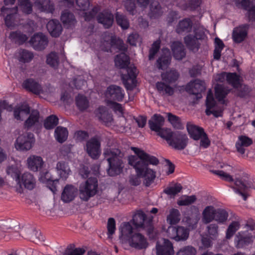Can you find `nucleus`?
Wrapping results in <instances>:
<instances>
[{
  "instance_id": "nucleus-1",
  "label": "nucleus",
  "mask_w": 255,
  "mask_h": 255,
  "mask_svg": "<svg viewBox=\"0 0 255 255\" xmlns=\"http://www.w3.org/2000/svg\"><path fill=\"white\" fill-rule=\"evenodd\" d=\"M131 150L136 155L128 156V163L133 166L136 175L130 178L129 182L133 186H137L141 183L140 178H143V184L148 187L154 182L156 177V172L149 168V165H157L159 159L143 150L138 147H132Z\"/></svg>"
},
{
  "instance_id": "nucleus-2",
  "label": "nucleus",
  "mask_w": 255,
  "mask_h": 255,
  "mask_svg": "<svg viewBox=\"0 0 255 255\" xmlns=\"http://www.w3.org/2000/svg\"><path fill=\"white\" fill-rule=\"evenodd\" d=\"M129 57L126 53H121L116 55L115 59V66L119 69H125L127 74H121V79L127 91H132L136 86L137 74L136 68L129 66Z\"/></svg>"
},
{
  "instance_id": "nucleus-3",
  "label": "nucleus",
  "mask_w": 255,
  "mask_h": 255,
  "mask_svg": "<svg viewBox=\"0 0 255 255\" xmlns=\"http://www.w3.org/2000/svg\"><path fill=\"white\" fill-rule=\"evenodd\" d=\"M104 155L108 162V174L111 177L121 174L125 167L124 154L121 150L119 148H107L105 150Z\"/></svg>"
},
{
  "instance_id": "nucleus-4",
  "label": "nucleus",
  "mask_w": 255,
  "mask_h": 255,
  "mask_svg": "<svg viewBox=\"0 0 255 255\" xmlns=\"http://www.w3.org/2000/svg\"><path fill=\"white\" fill-rule=\"evenodd\" d=\"M161 77L164 81L157 82L156 83V88L159 93L162 92L168 96H172L174 93V89L169 84L175 83L179 77V74L175 69L167 70L161 73Z\"/></svg>"
},
{
  "instance_id": "nucleus-5",
  "label": "nucleus",
  "mask_w": 255,
  "mask_h": 255,
  "mask_svg": "<svg viewBox=\"0 0 255 255\" xmlns=\"http://www.w3.org/2000/svg\"><path fill=\"white\" fill-rule=\"evenodd\" d=\"M98 183L97 177H90L79 186V197L83 201H88L98 192Z\"/></svg>"
},
{
  "instance_id": "nucleus-6",
  "label": "nucleus",
  "mask_w": 255,
  "mask_h": 255,
  "mask_svg": "<svg viewBox=\"0 0 255 255\" xmlns=\"http://www.w3.org/2000/svg\"><path fill=\"white\" fill-rule=\"evenodd\" d=\"M235 186H232L235 192L242 196L244 200L246 201L249 195L248 192L250 189H255L251 179L247 176L237 178L234 182Z\"/></svg>"
},
{
  "instance_id": "nucleus-7",
  "label": "nucleus",
  "mask_w": 255,
  "mask_h": 255,
  "mask_svg": "<svg viewBox=\"0 0 255 255\" xmlns=\"http://www.w3.org/2000/svg\"><path fill=\"white\" fill-rule=\"evenodd\" d=\"M35 141L33 133L27 132L18 135L15 141L14 146L17 150L27 151L33 147Z\"/></svg>"
},
{
  "instance_id": "nucleus-8",
  "label": "nucleus",
  "mask_w": 255,
  "mask_h": 255,
  "mask_svg": "<svg viewBox=\"0 0 255 255\" xmlns=\"http://www.w3.org/2000/svg\"><path fill=\"white\" fill-rule=\"evenodd\" d=\"M101 138L96 135L87 140L85 147L88 155L93 159H97L101 154Z\"/></svg>"
},
{
  "instance_id": "nucleus-9",
  "label": "nucleus",
  "mask_w": 255,
  "mask_h": 255,
  "mask_svg": "<svg viewBox=\"0 0 255 255\" xmlns=\"http://www.w3.org/2000/svg\"><path fill=\"white\" fill-rule=\"evenodd\" d=\"M204 81L196 79L189 82L185 87V91L190 95L195 96L194 100L198 101L202 98V93L206 90Z\"/></svg>"
},
{
  "instance_id": "nucleus-10",
  "label": "nucleus",
  "mask_w": 255,
  "mask_h": 255,
  "mask_svg": "<svg viewBox=\"0 0 255 255\" xmlns=\"http://www.w3.org/2000/svg\"><path fill=\"white\" fill-rule=\"evenodd\" d=\"M105 95L107 103L110 101L122 102L124 99L125 94L124 90L121 87L112 84L107 88Z\"/></svg>"
},
{
  "instance_id": "nucleus-11",
  "label": "nucleus",
  "mask_w": 255,
  "mask_h": 255,
  "mask_svg": "<svg viewBox=\"0 0 255 255\" xmlns=\"http://www.w3.org/2000/svg\"><path fill=\"white\" fill-rule=\"evenodd\" d=\"M188 138L186 133L180 131H174L169 145L177 150H183L186 148L188 143Z\"/></svg>"
},
{
  "instance_id": "nucleus-12",
  "label": "nucleus",
  "mask_w": 255,
  "mask_h": 255,
  "mask_svg": "<svg viewBox=\"0 0 255 255\" xmlns=\"http://www.w3.org/2000/svg\"><path fill=\"white\" fill-rule=\"evenodd\" d=\"M253 242V236L247 231L238 232L234 239L235 247L237 249L246 248Z\"/></svg>"
},
{
  "instance_id": "nucleus-13",
  "label": "nucleus",
  "mask_w": 255,
  "mask_h": 255,
  "mask_svg": "<svg viewBox=\"0 0 255 255\" xmlns=\"http://www.w3.org/2000/svg\"><path fill=\"white\" fill-rule=\"evenodd\" d=\"M29 43L34 49L37 51L44 50L48 45V40L42 32L34 33L30 38Z\"/></svg>"
},
{
  "instance_id": "nucleus-14",
  "label": "nucleus",
  "mask_w": 255,
  "mask_h": 255,
  "mask_svg": "<svg viewBox=\"0 0 255 255\" xmlns=\"http://www.w3.org/2000/svg\"><path fill=\"white\" fill-rule=\"evenodd\" d=\"M129 246L136 250L146 249L149 245L146 238L139 233H134L128 240Z\"/></svg>"
},
{
  "instance_id": "nucleus-15",
  "label": "nucleus",
  "mask_w": 255,
  "mask_h": 255,
  "mask_svg": "<svg viewBox=\"0 0 255 255\" xmlns=\"http://www.w3.org/2000/svg\"><path fill=\"white\" fill-rule=\"evenodd\" d=\"M170 231L172 232L170 238L176 242L185 241L189 238L190 230L187 228L179 226L171 227L168 229L169 234Z\"/></svg>"
},
{
  "instance_id": "nucleus-16",
  "label": "nucleus",
  "mask_w": 255,
  "mask_h": 255,
  "mask_svg": "<svg viewBox=\"0 0 255 255\" xmlns=\"http://www.w3.org/2000/svg\"><path fill=\"white\" fill-rule=\"evenodd\" d=\"M98 23L102 24L105 28H110L114 22V15L108 10H103L97 16Z\"/></svg>"
},
{
  "instance_id": "nucleus-17",
  "label": "nucleus",
  "mask_w": 255,
  "mask_h": 255,
  "mask_svg": "<svg viewBox=\"0 0 255 255\" xmlns=\"http://www.w3.org/2000/svg\"><path fill=\"white\" fill-rule=\"evenodd\" d=\"M94 113L99 121L104 123L106 126L113 120L112 114L109 113L107 108L105 106H99L95 110Z\"/></svg>"
},
{
  "instance_id": "nucleus-18",
  "label": "nucleus",
  "mask_w": 255,
  "mask_h": 255,
  "mask_svg": "<svg viewBox=\"0 0 255 255\" xmlns=\"http://www.w3.org/2000/svg\"><path fill=\"white\" fill-rule=\"evenodd\" d=\"M78 189L71 184L66 185L61 194V199L64 203H69L75 198Z\"/></svg>"
},
{
  "instance_id": "nucleus-19",
  "label": "nucleus",
  "mask_w": 255,
  "mask_h": 255,
  "mask_svg": "<svg viewBox=\"0 0 255 255\" xmlns=\"http://www.w3.org/2000/svg\"><path fill=\"white\" fill-rule=\"evenodd\" d=\"M22 87L28 92L39 95L42 91L40 84L33 78H27L23 81Z\"/></svg>"
},
{
  "instance_id": "nucleus-20",
  "label": "nucleus",
  "mask_w": 255,
  "mask_h": 255,
  "mask_svg": "<svg viewBox=\"0 0 255 255\" xmlns=\"http://www.w3.org/2000/svg\"><path fill=\"white\" fill-rule=\"evenodd\" d=\"M21 187L23 185L25 188L32 190L36 185V180L33 175L29 172H25L19 178V183H17Z\"/></svg>"
},
{
  "instance_id": "nucleus-21",
  "label": "nucleus",
  "mask_w": 255,
  "mask_h": 255,
  "mask_svg": "<svg viewBox=\"0 0 255 255\" xmlns=\"http://www.w3.org/2000/svg\"><path fill=\"white\" fill-rule=\"evenodd\" d=\"M253 143L252 138L246 135H241L238 136L235 146L238 152L241 154H244L246 151L245 147H249Z\"/></svg>"
},
{
  "instance_id": "nucleus-22",
  "label": "nucleus",
  "mask_w": 255,
  "mask_h": 255,
  "mask_svg": "<svg viewBox=\"0 0 255 255\" xmlns=\"http://www.w3.org/2000/svg\"><path fill=\"white\" fill-rule=\"evenodd\" d=\"M156 255H173L174 253L172 243L168 239H164L162 245L157 244Z\"/></svg>"
},
{
  "instance_id": "nucleus-23",
  "label": "nucleus",
  "mask_w": 255,
  "mask_h": 255,
  "mask_svg": "<svg viewBox=\"0 0 255 255\" xmlns=\"http://www.w3.org/2000/svg\"><path fill=\"white\" fill-rule=\"evenodd\" d=\"M46 28L51 36L53 37H58L62 33L63 28L58 20L53 19L49 20Z\"/></svg>"
},
{
  "instance_id": "nucleus-24",
  "label": "nucleus",
  "mask_w": 255,
  "mask_h": 255,
  "mask_svg": "<svg viewBox=\"0 0 255 255\" xmlns=\"http://www.w3.org/2000/svg\"><path fill=\"white\" fill-rule=\"evenodd\" d=\"M164 123V117L160 114H154L148 121V124L150 129L156 132L162 128Z\"/></svg>"
},
{
  "instance_id": "nucleus-25",
  "label": "nucleus",
  "mask_w": 255,
  "mask_h": 255,
  "mask_svg": "<svg viewBox=\"0 0 255 255\" xmlns=\"http://www.w3.org/2000/svg\"><path fill=\"white\" fill-rule=\"evenodd\" d=\"M248 24H245L236 28L233 32V39L237 43L243 42L248 35Z\"/></svg>"
},
{
  "instance_id": "nucleus-26",
  "label": "nucleus",
  "mask_w": 255,
  "mask_h": 255,
  "mask_svg": "<svg viewBox=\"0 0 255 255\" xmlns=\"http://www.w3.org/2000/svg\"><path fill=\"white\" fill-rule=\"evenodd\" d=\"M163 53L156 61L157 67L159 69L163 70L168 67L171 62V57L168 48H163Z\"/></svg>"
},
{
  "instance_id": "nucleus-27",
  "label": "nucleus",
  "mask_w": 255,
  "mask_h": 255,
  "mask_svg": "<svg viewBox=\"0 0 255 255\" xmlns=\"http://www.w3.org/2000/svg\"><path fill=\"white\" fill-rule=\"evenodd\" d=\"M147 216L144 212L141 210H139L133 215L131 222L135 229H144L145 227L144 222Z\"/></svg>"
},
{
  "instance_id": "nucleus-28",
  "label": "nucleus",
  "mask_w": 255,
  "mask_h": 255,
  "mask_svg": "<svg viewBox=\"0 0 255 255\" xmlns=\"http://www.w3.org/2000/svg\"><path fill=\"white\" fill-rule=\"evenodd\" d=\"M174 58L178 60H182L186 55V51L182 43L178 41H175L171 45Z\"/></svg>"
},
{
  "instance_id": "nucleus-29",
  "label": "nucleus",
  "mask_w": 255,
  "mask_h": 255,
  "mask_svg": "<svg viewBox=\"0 0 255 255\" xmlns=\"http://www.w3.org/2000/svg\"><path fill=\"white\" fill-rule=\"evenodd\" d=\"M34 5L41 12L52 13L55 10L54 3L50 0H36Z\"/></svg>"
},
{
  "instance_id": "nucleus-30",
  "label": "nucleus",
  "mask_w": 255,
  "mask_h": 255,
  "mask_svg": "<svg viewBox=\"0 0 255 255\" xmlns=\"http://www.w3.org/2000/svg\"><path fill=\"white\" fill-rule=\"evenodd\" d=\"M186 128L190 138L195 140H199L205 132L203 128L189 123L187 124Z\"/></svg>"
},
{
  "instance_id": "nucleus-31",
  "label": "nucleus",
  "mask_w": 255,
  "mask_h": 255,
  "mask_svg": "<svg viewBox=\"0 0 255 255\" xmlns=\"http://www.w3.org/2000/svg\"><path fill=\"white\" fill-rule=\"evenodd\" d=\"M27 161L29 168L34 172L41 169L44 164L42 158L39 156L31 155Z\"/></svg>"
},
{
  "instance_id": "nucleus-32",
  "label": "nucleus",
  "mask_w": 255,
  "mask_h": 255,
  "mask_svg": "<svg viewBox=\"0 0 255 255\" xmlns=\"http://www.w3.org/2000/svg\"><path fill=\"white\" fill-rule=\"evenodd\" d=\"M193 22L190 18H185L179 21L176 28L177 33L180 34L183 32L188 33L191 31Z\"/></svg>"
},
{
  "instance_id": "nucleus-33",
  "label": "nucleus",
  "mask_w": 255,
  "mask_h": 255,
  "mask_svg": "<svg viewBox=\"0 0 255 255\" xmlns=\"http://www.w3.org/2000/svg\"><path fill=\"white\" fill-rule=\"evenodd\" d=\"M60 19L64 26L67 28L71 27L76 22L74 14L68 10H65L62 12Z\"/></svg>"
},
{
  "instance_id": "nucleus-34",
  "label": "nucleus",
  "mask_w": 255,
  "mask_h": 255,
  "mask_svg": "<svg viewBox=\"0 0 255 255\" xmlns=\"http://www.w3.org/2000/svg\"><path fill=\"white\" fill-rule=\"evenodd\" d=\"M231 90L228 87H224L223 85L217 84L215 87V96L219 102L224 103V99L230 92Z\"/></svg>"
},
{
  "instance_id": "nucleus-35",
  "label": "nucleus",
  "mask_w": 255,
  "mask_h": 255,
  "mask_svg": "<svg viewBox=\"0 0 255 255\" xmlns=\"http://www.w3.org/2000/svg\"><path fill=\"white\" fill-rule=\"evenodd\" d=\"M184 41L187 47L190 50H195L196 51H198L200 48V43L192 34H189L185 36Z\"/></svg>"
},
{
  "instance_id": "nucleus-36",
  "label": "nucleus",
  "mask_w": 255,
  "mask_h": 255,
  "mask_svg": "<svg viewBox=\"0 0 255 255\" xmlns=\"http://www.w3.org/2000/svg\"><path fill=\"white\" fill-rule=\"evenodd\" d=\"M56 168L61 178L66 180L68 178L69 172L71 171L68 162L59 161L57 163Z\"/></svg>"
},
{
  "instance_id": "nucleus-37",
  "label": "nucleus",
  "mask_w": 255,
  "mask_h": 255,
  "mask_svg": "<svg viewBox=\"0 0 255 255\" xmlns=\"http://www.w3.org/2000/svg\"><path fill=\"white\" fill-rule=\"evenodd\" d=\"M54 136L58 142L63 143L67 140L68 136L67 128L61 126L57 127L55 129Z\"/></svg>"
},
{
  "instance_id": "nucleus-38",
  "label": "nucleus",
  "mask_w": 255,
  "mask_h": 255,
  "mask_svg": "<svg viewBox=\"0 0 255 255\" xmlns=\"http://www.w3.org/2000/svg\"><path fill=\"white\" fill-rule=\"evenodd\" d=\"M30 108L27 104L23 103L19 105L17 108L14 109L13 115L17 120H22L20 115H25L26 116L30 114Z\"/></svg>"
},
{
  "instance_id": "nucleus-39",
  "label": "nucleus",
  "mask_w": 255,
  "mask_h": 255,
  "mask_svg": "<svg viewBox=\"0 0 255 255\" xmlns=\"http://www.w3.org/2000/svg\"><path fill=\"white\" fill-rule=\"evenodd\" d=\"M39 112L37 110H33L30 114L28 118L24 122V127L27 128H30L35 123L39 122Z\"/></svg>"
},
{
  "instance_id": "nucleus-40",
  "label": "nucleus",
  "mask_w": 255,
  "mask_h": 255,
  "mask_svg": "<svg viewBox=\"0 0 255 255\" xmlns=\"http://www.w3.org/2000/svg\"><path fill=\"white\" fill-rule=\"evenodd\" d=\"M227 82L235 89H238L240 86H242V83L240 82V76L236 72L228 73Z\"/></svg>"
},
{
  "instance_id": "nucleus-41",
  "label": "nucleus",
  "mask_w": 255,
  "mask_h": 255,
  "mask_svg": "<svg viewBox=\"0 0 255 255\" xmlns=\"http://www.w3.org/2000/svg\"><path fill=\"white\" fill-rule=\"evenodd\" d=\"M216 209L212 206H208L204 209L202 215L205 223H209L214 220Z\"/></svg>"
},
{
  "instance_id": "nucleus-42",
  "label": "nucleus",
  "mask_w": 255,
  "mask_h": 255,
  "mask_svg": "<svg viewBox=\"0 0 255 255\" xmlns=\"http://www.w3.org/2000/svg\"><path fill=\"white\" fill-rule=\"evenodd\" d=\"M76 105L80 111H84L89 107V102L86 96L78 94L76 98Z\"/></svg>"
},
{
  "instance_id": "nucleus-43",
  "label": "nucleus",
  "mask_w": 255,
  "mask_h": 255,
  "mask_svg": "<svg viewBox=\"0 0 255 255\" xmlns=\"http://www.w3.org/2000/svg\"><path fill=\"white\" fill-rule=\"evenodd\" d=\"M18 60L19 62L25 63L30 62L33 58V54L25 49H20L19 51Z\"/></svg>"
},
{
  "instance_id": "nucleus-44",
  "label": "nucleus",
  "mask_w": 255,
  "mask_h": 255,
  "mask_svg": "<svg viewBox=\"0 0 255 255\" xmlns=\"http://www.w3.org/2000/svg\"><path fill=\"white\" fill-rule=\"evenodd\" d=\"M17 5L23 13L30 14L32 12V4L30 0H17Z\"/></svg>"
},
{
  "instance_id": "nucleus-45",
  "label": "nucleus",
  "mask_w": 255,
  "mask_h": 255,
  "mask_svg": "<svg viewBox=\"0 0 255 255\" xmlns=\"http://www.w3.org/2000/svg\"><path fill=\"white\" fill-rule=\"evenodd\" d=\"M252 88L248 85L242 84L237 89L236 96L240 98H247L250 97Z\"/></svg>"
},
{
  "instance_id": "nucleus-46",
  "label": "nucleus",
  "mask_w": 255,
  "mask_h": 255,
  "mask_svg": "<svg viewBox=\"0 0 255 255\" xmlns=\"http://www.w3.org/2000/svg\"><path fill=\"white\" fill-rule=\"evenodd\" d=\"M58 117L54 115H51L48 116L44 121V127L46 129H53L58 124Z\"/></svg>"
},
{
  "instance_id": "nucleus-47",
  "label": "nucleus",
  "mask_w": 255,
  "mask_h": 255,
  "mask_svg": "<svg viewBox=\"0 0 255 255\" xmlns=\"http://www.w3.org/2000/svg\"><path fill=\"white\" fill-rule=\"evenodd\" d=\"M228 216V213L225 209L218 208L216 209L214 220L219 223H223L227 220Z\"/></svg>"
},
{
  "instance_id": "nucleus-48",
  "label": "nucleus",
  "mask_w": 255,
  "mask_h": 255,
  "mask_svg": "<svg viewBox=\"0 0 255 255\" xmlns=\"http://www.w3.org/2000/svg\"><path fill=\"white\" fill-rule=\"evenodd\" d=\"M180 215L179 210L173 208L170 210L169 214L167 217V221L171 225H176L180 220Z\"/></svg>"
},
{
  "instance_id": "nucleus-49",
  "label": "nucleus",
  "mask_w": 255,
  "mask_h": 255,
  "mask_svg": "<svg viewBox=\"0 0 255 255\" xmlns=\"http://www.w3.org/2000/svg\"><path fill=\"white\" fill-rule=\"evenodd\" d=\"M168 120L175 128L178 129L183 128V125L179 117L169 113H168Z\"/></svg>"
},
{
  "instance_id": "nucleus-50",
  "label": "nucleus",
  "mask_w": 255,
  "mask_h": 255,
  "mask_svg": "<svg viewBox=\"0 0 255 255\" xmlns=\"http://www.w3.org/2000/svg\"><path fill=\"white\" fill-rule=\"evenodd\" d=\"M6 173L15 179L17 183H19L21 172L17 166L13 165L8 166L6 169Z\"/></svg>"
},
{
  "instance_id": "nucleus-51",
  "label": "nucleus",
  "mask_w": 255,
  "mask_h": 255,
  "mask_svg": "<svg viewBox=\"0 0 255 255\" xmlns=\"http://www.w3.org/2000/svg\"><path fill=\"white\" fill-rule=\"evenodd\" d=\"M10 36L13 39L15 40L19 45L23 44L28 39V37L20 31H15L10 32Z\"/></svg>"
},
{
  "instance_id": "nucleus-52",
  "label": "nucleus",
  "mask_w": 255,
  "mask_h": 255,
  "mask_svg": "<svg viewBox=\"0 0 255 255\" xmlns=\"http://www.w3.org/2000/svg\"><path fill=\"white\" fill-rule=\"evenodd\" d=\"M182 188L181 184L176 183L173 186L168 187L164 189L163 192L168 195L175 196L181 191Z\"/></svg>"
},
{
  "instance_id": "nucleus-53",
  "label": "nucleus",
  "mask_w": 255,
  "mask_h": 255,
  "mask_svg": "<svg viewBox=\"0 0 255 255\" xmlns=\"http://www.w3.org/2000/svg\"><path fill=\"white\" fill-rule=\"evenodd\" d=\"M116 21L117 24L123 29H127L129 27V22L126 16L119 12L116 14Z\"/></svg>"
},
{
  "instance_id": "nucleus-54",
  "label": "nucleus",
  "mask_w": 255,
  "mask_h": 255,
  "mask_svg": "<svg viewBox=\"0 0 255 255\" xmlns=\"http://www.w3.org/2000/svg\"><path fill=\"white\" fill-rule=\"evenodd\" d=\"M173 134L174 131H172L170 129L167 128H162L159 132H157V134L165 139L168 144H169Z\"/></svg>"
},
{
  "instance_id": "nucleus-55",
  "label": "nucleus",
  "mask_w": 255,
  "mask_h": 255,
  "mask_svg": "<svg viewBox=\"0 0 255 255\" xmlns=\"http://www.w3.org/2000/svg\"><path fill=\"white\" fill-rule=\"evenodd\" d=\"M74 245H70L66 249L63 255H83L85 250L83 248H74Z\"/></svg>"
},
{
  "instance_id": "nucleus-56",
  "label": "nucleus",
  "mask_w": 255,
  "mask_h": 255,
  "mask_svg": "<svg viewBox=\"0 0 255 255\" xmlns=\"http://www.w3.org/2000/svg\"><path fill=\"white\" fill-rule=\"evenodd\" d=\"M121 235L129 238L133 234V228L129 222H124L121 227Z\"/></svg>"
},
{
  "instance_id": "nucleus-57",
  "label": "nucleus",
  "mask_w": 255,
  "mask_h": 255,
  "mask_svg": "<svg viewBox=\"0 0 255 255\" xmlns=\"http://www.w3.org/2000/svg\"><path fill=\"white\" fill-rule=\"evenodd\" d=\"M239 227L240 224L238 222L234 221L232 222L226 231V238L227 239H230L239 230Z\"/></svg>"
},
{
  "instance_id": "nucleus-58",
  "label": "nucleus",
  "mask_w": 255,
  "mask_h": 255,
  "mask_svg": "<svg viewBox=\"0 0 255 255\" xmlns=\"http://www.w3.org/2000/svg\"><path fill=\"white\" fill-rule=\"evenodd\" d=\"M46 63L54 68H57L59 64V59L55 52H51L47 55Z\"/></svg>"
},
{
  "instance_id": "nucleus-59",
  "label": "nucleus",
  "mask_w": 255,
  "mask_h": 255,
  "mask_svg": "<svg viewBox=\"0 0 255 255\" xmlns=\"http://www.w3.org/2000/svg\"><path fill=\"white\" fill-rule=\"evenodd\" d=\"M49 173L46 172L44 175V178L47 180V186H48L50 190L54 193H55L57 191L56 184L58 182L59 180L58 179H54L51 177H48Z\"/></svg>"
},
{
  "instance_id": "nucleus-60",
  "label": "nucleus",
  "mask_w": 255,
  "mask_h": 255,
  "mask_svg": "<svg viewBox=\"0 0 255 255\" xmlns=\"http://www.w3.org/2000/svg\"><path fill=\"white\" fill-rule=\"evenodd\" d=\"M161 40L159 39L155 41L152 44L149 51L148 58L149 60H152L156 54L158 52L160 47Z\"/></svg>"
},
{
  "instance_id": "nucleus-61",
  "label": "nucleus",
  "mask_w": 255,
  "mask_h": 255,
  "mask_svg": "<svg viewBox=\"0 0 255 255\" xmlns=\"http://www.w3.org/2000/svg\"><path fill=\"white\" fill-rule=\"evenodd\" d=\"M184 197V198H181L177 201V204L178 205L188 206L195 202L197 199L196 196L194 195L191 196L185 195Z\"/></svg>"
},
{
  "instance_id": "nucleus-62",
  "label": "nucleus",
  "mask_w": 255,
  "mask_h": 255,
  "mask_svg": "<svg viewBox=\"0 0 255 255\" xmlns=\"http://www.w3.org/2000/svg\"><path fill=\"white\" fill-rule=\"evenodd\" d=\"M196 250L191 246H185L177 252V255H196Z\"/></svg>"
},
{
  "instance_id": "nucleus-63",
  "label": "nucleus",
  "mask_w": 255,
  "mask_h": 255,
  "mask_svg": "<svg viewBox=\"0 0 255 255\" xmlns=\"http://www.w3.org/2000/svg\"><path fill=\"white\" fill-rule=\"evenodd\" d=\"M210 171L213 174L219 176L221 179L223 180L228 182H233L234 181V179L233 177L230 175L229 174H228L225 172L223 170H212Z\"/></svg>"
},
{
  "instance_id": "nucleus-64",
  "label": "nucleus",
  "mask_w": 255,
  "mask_h": 255,
  "mask_svg": "<svg viewBox=\"0 0 255 255\" xmlns=\"http://www.w3.org/2000/svg\"><path fill=\"white\" fill-rule=\"evenodd\" d=\"M208 232L212 240H216L218 237V226L216 224H211L207 227Z\"/></svg>"
}]
</instances>
